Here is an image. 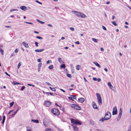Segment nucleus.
Instances as JSON below:
<instances>
[{"label": "nucleus", "mask_w": 131, "mask_h": 131, "mask_svg": "<svg viewBox=\"0 0 131 131\" xmlns=\"http://www.w3.org/2000/svg\"><path fill=\"white\" fill-rule=\"evenodd\" d=\"M111 115L110 112H106L104 117H102L99 120L100 121L103 122L104 120H107L109 119L111 117Z\"/></svg>", "instance_id": "f257e3e1"}, {"label": "nucleus", "mask_w": 131, "mask_h": 131, "mask_svg": "<svg viewBox=\"0 0 131 131\" xmlns=\"http://www.w3.org/2000/svg\"><path fill=\"white\" fill-rule=\"evenodd\" d=\"M73 12H74V13L78 17H81L82 18L86 17V16L85 15L80 12L75 11H73Z\"/></svg>", "instance_id": "f03ea898"}, {"label": "nucleus", "mask_w": 131, "mask_h": 131, "mask_svg": "<svg viewBox=\"0 0 131 131\" xmlns=\"http://www.w3.org/2000/svg\"><path fill=\"white\" fill-rule=\"evenodd\" d=\"M51 112L54 115L56 116H58L59 115L60 112L58 109L54 108L51 110Z\"/></svg>", "instance_id": "7ed1b4c3"}, {"label": "nucleus", "mask_w": 131, "mask_h": 131, "mask_svg": "<svg viewBox=\"0 0 131 131\" xmlns=\"http://www.w3.org/2000/svg\"><path fill=\"white\" fill-rule=\"evenodd\" d=\"M71 122L72 124H75V125H80L81 124V123L79 121L73 119H71Z\"/></svg>", "instance_id": "20e7f679"}, {"label": "nucleus", "mask_w": 131, "mask_h": 131, "mask_svg": "<svg viewBox=\"0 0 131 131\" xmlns=\"http://www.w3.org/2000/svg\"><path fill=\"white\" fill-rule=\"evenodd\" d=\"M96 94L99 104L100 105H101L102 104V99L101 96L100 94L98 93H96Z\"/></svg>", "instance_id": "39448f33"}, {"label": "nucleus", "mask_w": 131, "mask_h": 131, "mask_svg": "<svg viewBox=\"0 0 131 131\" xmlns=\"http://www.w3.org/2000/svg\"><path fill=\"white\" fill-rule=\"evenodd\" d=\"M70 106L76 110H80L81 109V107L79 106L74 104H71Z\"/></svg>", "instance_id": "423d86ee"}, {"label": "nucleus", "mask_w": 131, "mask_h": 131, "mask_svg": "<svg viewBox=\"0 0 131 131\" xmlns=\"http://www.w3.org/2000/svg\"><path fill=\"white\" fill-rule=\"evenodd\" d=\"M117 107L115 106L113 108V111L112 112L113 115H114L117 114Z\"/></svg>", "instance_id": "0eeeda50"}, {"label": "nucleus", "mask_w": 131, "mask_h": 131, "mask_svg": "<svg viewBox=\"0 0 131 131\" xmlns=\"http://www.w3.org/2000/svg\"><path fill=\"white\" fill-rule=\"evenodd\" d=\"M51 104V103L50 101H45L44 105L46 107H49Z\"/></svg>", "instance_id": "6e6552de"}, {"label": "nucleus", "mask_w": 131, "mask_h": 131, "mask_svg": "<svg viewBox=\"0 0 131 131\" xmlns=\"http://www.w3.org/2000/svg\"><path fill=\"white\" fill-rule=\"evenodd\" d=\"M72 126L73 128V130L75 131H78L79 130V128L75 124H72Z\"/></svg>", "instance_id": "1a4fd4ad"}, {"label": "nucleus", "mask_w": 131, "mask_h": 131, "mask_svg": "<svg viewBox=\"0 0 131 131\" xmlns=\"http://www.w3.org/2000/svg\"><path fill=\"white\" fill-rule=\"evenodd\" d=\"M93 107V108L94 109H97L98 108L97 107V106L95 102H92Z\"/></svg>", "instance_id": "9d476101"}, {"label": "nucleus", "mask_w": 131, "mask_h": 131, "mask_svg": "<svg viewBox=\"0 0 131 131\" xmlns=\"http://www.w3.org/2000/svg\"><path fill=\"white\" fill-rule=\"evenodd\" d=\"M42 63H39L38 65V70L39 72L40 71V69L41 67L42 66Z\"/></svg>", "instance_id": "9b49d317"}, {"label": "nucleus", "mask_w": 131, "mask_h": 131, "mask_svg": "<svg viewBox=\"0 0 131 131\" xmlns=\"http://www.w3.org/2000/svg\"><path fill=\"white\" fill-rule=\"evenodd\" d=\"M84 99L83 98H81L80 99H79L78 100L79 102L81 103H82L83 102H84Z\"/></svg>", "instance_id": "f8f14e48"}, {"label": "nucleus", "mask_w": 131, "mask_h": 131, "mask_svg": "<svg viewBox=\"0 0 131 131\" xmlns=\"http://www.w3.org/2000/svg\"><path fill=\"white\" fill-rule=\"evenodd\" d=\"M44 49H36L35 50V51L36 52H40L43 51L44 50Z\"/></svg>", "instance_id": "ddd939ff"}, {"label": "nucleus", "mask_w": 131, "mask_h": 131, "mask_svg": "<svg viewBox=\"0 0 131 131\" xmlns=\"http://www.w3.org/2000/svg\"><path fill=\"white\" fill-rule=\"evenodd\" d=\"M43 125L46 126V127L47 126L48 124V122L47 121L46 119H44L43 121Z\"/></svg>", "instance_id": "4468645a"}, {"label": "nucleus", "mask_w": 131, "mask_h": 131, "mask_svg": "<svg viewBox=\"0 0 131 131\" xmlns=\"http://www.w3.org/2000/svg\"><path fill=\"white\" fill-rule=\"evenodd\" d=\"M20 8L23 10H25L26 9V7L25 6H21L20 7Z\"/></svg>", "instance_id": "2eb2a0df"}, {"label": "nucleus", "mask_w": 131, "mask_h": 131, "mask_svg": "<svg viewBox=\"0 0 131 131\" xmlns=\"http://www.w3.org/2000/svg\"><path fill=\"white\" fill-rule=\"evenodd\" d=\"M22 44L26 47L28 48L29 47V46L28 43H25V41L23 42Z\"/></svg>", "instance_id": "dca6fc26"}, {"label": "nucleus", "mask_w": 131, "mask_h": 131, "mask_svg": "<svg viewBox=\"0 0 131 131\" xmlns=\"http://www.w3.org/2000/svg\"><path fill=\"white\" fill-rule=\"evenodd\" d=\"M107 85L109 88L112 89L113 86L112 85L110 82H109L107 84Z\"/></svg>", "instance_id": "f3484780"}, {"label": "nucleus", "mask_w": 131, "mask_h": 131, "mask_svg": "<svg viewBox=\"0 0 131 131\" xmlns=\"http://www.w3.org/2000/svg\"><path fill=\"white\" fill-rule=\"evenodd\" d=\"M93 63L98 67L100 68L101 67V66L97 62H94Z\"/></svg>", "instance_id": "a211bd4d"}, {"label": "nucleus", "mask_w": 131, "mask_h": 131, "mask_svg": "<svg viewBox=\"0 0 131 131\" xmlns=\"http://www.w3.org/2000/svg\"><path fill=\"white\" fill-rule=\"evenodd\" d=\"M31 122H33L34 123H39V121L38 119H32Z\"/></svg>", "instance_id": "6ab92c4d"}, {"label": "nucleus", "mask_w": 131, "mask_h": 131, "mask_svg": "<svg viewBox=\"0 0 131 131\" xmlns=\"http://www.w3.org/2000/svg\"><path fill=\"white\" fill-rule=\"evenodd\" d=\"M37 21H38V22H39V23H40V24H44L45 23V22H43V21H41L38 19H37Z\"/></svg>", "instance_id": "aec40b11"}, {"label": "nucleus", "mask_w": 131, "mask_h": 131, "mask_svg": "<svg viewBox=\"0 0 131 131\" xmlns=\"http://www.w3.org/2000/svg\"><path fill=\"white\" fill-rule=\"evenodd\" d=\"M12 84H13V85H16V84L20 85V83H18V82H17L16 81L13 82V83H12Z\"/></svg>", "instance_id": "412c9836"}, {"label": "nucleus", "mask_w": 131, "mask_h": 131, "mask_svg": "<svg viewBox=\"0 0 131 131\" xmlns=\"http://www.w3.org/2000/svg\"><path fill=\"white\" fill-rule=\"evenodd\" d=\"M0 52L1 53L2 55H4V50L2 49L1 48H0Z\"/></svg>", "instance_id": "4be33fe9"}, {"label": "nucleus", "mask_w": 131, "mask_h": 131, "mask_svg": "<svg viewBox=\"0 0 131 131\" xmlns=\"http://www.w3.org/2000/svg\"><path fill=\"white\" fill-rule=\"evenodd\" d=\"M53 68V65H50L48 67V68L50 70H51Z\"/></svg>", "instance_id": "5701e85b"}, {"label": "nucleus", "mask_w": 131, "mask_h": 131, "mask_svg": "<svg viewBox=\"0 0 131 131\" xmlns=\"http://www.w3.org/2000/svg\"><path fill=\"white\" fill-rule=\"evenodd\" d=\"M90 124L92 125H93L94 124V122L92 120H90Z\"/></svg>", "instance_id": "b1692460"}, {"label": "nucleus", "mask_w": 131, "mask_h": 131, "mask_svg": "<svg viewBox=\"0 0 131 131\" xmlns=\"http://www.w3.org/2000/svg\"><path fill=\"white\" fill-rule=\"evenodd\" d=\"M14 102L12 101L10 103V108L14 104Z\"/></svg>", "instance_id": "393cba45"}, {"label": "nucleus", "mask_w": 131, "mask_h": 131, "mask_svg": "<svg viewBox=\"0 0 131 131\" xmlns=\"http://www.w3.org/2000/svg\"><path fill=\"white\" fill-rule=\"evenodd\" d=\"M60 67L63 68H65L66 67V66L64 64H62L60 66Z\"/></svg>", "instance_id": "a878e982"}, {"label": "nucleus", "mask_w": 131, "mask_h": 131, "mask_svg": "<svg viewBox=\"0 0 131 131\" xmlns=\"http://www.w3.org/2000/svg\"><path fill=\"white\" fill-rule=\"evenodd\" d=\"M92 40L94 42H97L98 41V40L95 38H92Z\"/></svg>", "instance_id": "bb28decb"}, {"label": "nucleus", "mask_w": 131, "mask_h": 131, "mask_svg": "<svg viewBox=\"0 0 131 131\" xmlns=\"http://www.w3.org/2000/svg\"><path fill=\"white\" fill-rule=\"evenodd\" d=\"M58 60L61 63L63 62L62 60H61V58H58Z\"/></svg>", "instance_id": "cd10ccee"}, {"label": "nucleus", "mask_w": 131, "mask_h": 131, "mask_svg": "<svg viewBox=\"0 0 131 131\" xmlns=\"http://www.w3.org/2000/svg\"><path fill=\"white\" fill-rule=\"evenodd\" d=\"M18 10L17 9H12L10 10V12H12L15 11H18Z\"/></svg>", "instance_id": "c85d7f7f"}, {"label": "nucleus", "mask_w": 131, "mask_h": 131, "mask_svg": "<svg viewBox=\"0 0 131 131\" xmlns=\"http://www.w3.org/2000/svg\"><path fill=\"white\" fill-rule=\"evenodd\" d=\"M36 38H37V39H42V37H40V36H37L36 37Z\"/></svg>", "instance_id": "c756f323"}, {"label": "nucleus", "mask_w": 131, "mask_h": 131, "mask_svg": "<svg viewBox=\"0 0 131 131\" xmlns=\"http://www.w3.org/2000/svg\"><path fill=\"white\" fill-rule=\"evenodd\" d=\"M28 127H26L27 128V131H32L31 128H28Z\"/></svg>", "instance_id": "7c9ffc66"}, {"label": "nucleus", "mask_w": 131, "mask_h": 131, "mask_svg": "<svg viewBox=\"0 0 131 131\" xmlns=\"http://www.w3.org/2000/svg\"><path fill=\"white\" fill-rule=\"evenodd\" d=\"M49 88L51 90H52L53 91H56V89H55L54 88H52L51 87H50Z\"/></svg>", "instance_id": "2f4dec72"}, {"label": "nucleus", "mask_w": 131, "mask_h": 131, "mask_svg": "<svg viewBox=\"0 0 131 131\" xmlns=\"http://www.w3.org/2000/svg\"><path fill=\"white\" fill-rule=\"evenodd\" d=\"M112 23L115 26H116L117 25L115 21H112Z\"/></svg>", "instance_id": "473e14b6"}, {"label": "nucleus", "mask_w": 131, "mask_h": 131, "mask_svg": "<svg viewBox=\"0 0 131 131\" xmlns=\"http://www.w3.org/2000/svg\"><path fill=\"white\" fill-rule=\"evenodd\" d=\"M25 86H23L20 89V90L23 91L25 89Z\"/></svg>", "instance_id": "72a5a7b5"}, {"label": "nucleus", "mask_w": 131, "mask_h": 131, "mask_svg": "<svg viewBox=\"0 0 131 131\" xmlns=\"http://www.w3.org/2000/svg\"><path fill=\"white\" fill-rule=\"evenodd\" d=\"M35 46L36 47H38V42H36V41H35Z\"/></svg>", "instance_id": "f704fd0d"}, {"label": "nucleus", "mask_w": 131, "mask_h": 131, "mask_svg": "<svg viewBox=\"0 0 131 131\" xmlns=\"http://www.w3.org/2000/svg\"><path fill=\"white\" fill-rule=\"evenodd\" d=\"M24 23H25L29 24H31V25H33V23H32L29 22H27V21L24 22Z\"/></svg>", "instance_id": "c9c22d12"}, {"label": "nucleus", "mask_w": 131, "mask_h": 131, "mask_svg": "<svg viewBox=\"0 0 131 131\" xmlns=\"http://www.w3.org/2000/svg\"><path fill=\"white\" fill-rule=\"evenodd\" d=\"M122 113H119L118 117V118H119V119H120V118H121L122 115Z\"/></svg>", "instance_id": "e433bc0d"}, {"label": "nucleus", "mask_w": 131, "mask_h": 131, "mask_svg": "<svg viewBox=\"0 0 131 131\" xmlns=\"http://www.w3.org/2000/svg\"><path fill=\"white\" fill-rule=\"evenodd\" d=\"M46 94H50L52 96L53 95V93H51V92L50 93V92H46Z\"/></svg>", "instance_id": "4c0bfd02"}, {"label": "nucleus", "mask_w": 131, "mask_h": 131, "mask_svg": "<svg viewBox=\"0 0 131 131\" xmlns=\"http://www.w3.org/2000/svg\"><path fill=\"white\" fill-rule=\"evenodd\" d=\"M67 76L69 78H71V74L68 73L67 74Z\"/></svg>", "instance_id": "58836bf2"}, {"label": "nucleus", "mask_w": 131, "mask_h": 131, "mask_svg": "<svg viewBox=\"0 0 131 131\" xmlns=\"http://www.w3.org/2000/svg\"><path fill=\"white\" fill-rule=\"evenodd\" d=\"M46 84L47 85H49V86H51L52 85L49 83V82H45Z\"/></svg>", "instance_id": "ea45409f"}, {"label": "nucleus", "mask_w": 131, "mask_h": 131, "mask_svg": "<svg viewBox=\"0 0 131 131\" xmlns=\"http://www.w3.org/2000/svg\"><path fill=\"white\" fill-rule=\"evenodd\" d=\"M79 67H80V66L79 65H78L77 66L76 69L78 70H79Z\"/></svg>", "instance_id": "a19ab883"}, {"label": "nucleus", "mask_w": 131, "mask_h": 131, "mask_svg": "<svg viewBox=\"0 0 131 131\" xmlns=\"http://www.w3.org/2000/svg\"><path fill=\"white\" fill-rule=\"evenodd\" d=\"M45 131H53L51 129H47L45 130Z\"/></svg>", "instance_id": "79ce46f5"}, {"label": "nucleus", "mask_w": 131, "mask_h": 131, "mask_svg": "<svg viewBox=\"0 0 131 131\" xmlns=\"http://www.w3.org/2000/svg\"><path fill=\"white\" fill-rule=\"evenodd\" d=\"M15 55L14 54V53H12V54H11V55L10 56V58H11L13 56H15Z\"/></svg>", "instance_id": "37998d69"}, {"label": "nucleus", "mask_w": 131, "mask_h": 131, "mask_svg": "<svg viewBox=\"0 0 131 131\" xmlns=\"http://www.w3.org/2000/svg\"><path fill=\"white\" fill-rule=\"evenodd\" d=\"M21 65V63L20 62H19L17 68H19L20 66Z\"/></svg>", "instance_id": "c03bdc74"}, {"label": "nucleus", "mask_w": 131, "mask_h": 131, "mask_svg": "<svg viewBox=\"0 0 131 131\" xmlns=\"http://www.w3.org/2000/svg\"><path fill=\"white\" fill-rule=\"evenodd\" d=\"M102 28L103 30H106V28L105 26H102Z\"/></svg>", "instance_id": "a18cd8bd"}, {"label": "nucleus", "mask_w": 131, "mask_h": 131, "mask_svg": "<svg viewBox=\"0 0 131 131\" xmlns=\"http://www.w3.org/2000/svg\"><path fill=\"white\" fill-rule=\"evenodd\" d=\"M68 98L69 99L71 100L72 101H74L72 99V98L71 97H69Z\"/></svg>", "instance_id": "49530a36"}, {"label": "nucleus", "mask_w": 131, "mask_h": 131, "mask_svg": "<svg viewBox=\"0 0 131 131\" xmlns=\"http://www.w3.org/2000/svg\"><path fill=\"white\" fill-rule=\"evenodd\" d=\"M51 60H48L47 61V64H49V63H50V62H51Z\"/></svg>", "instance_id": "de8ad7c7"}, {"label": "nucleus", "mask_w": 131, "mask_h": 131, "mask_svg": "<svg viewBox=\"0 0 131 131\" xmlns=\"http://www.w3.org/2000/svg\"><path fill=\"white\" fill-rule=\"evenodd\" d=\"M131 131V126H130L129 127L128 129V130L127 131Z\"/></svg>", "instance_id": "09e8293b"}, {"label": "nucleus", "mask_w": 131, "mask_h": 131, "mask_svg": "<svg viewBox=\"0 0 131 131\" xmlns=\"http://www.w3.org/2000/svg\"><path fill=\"white\" fill-rule=\"evenodd\" d=\"M5 119L3 118L2 122V123L3 124L4 123V122L5 121Z\"/></svg>", "instance_id": "8fccbe9b"}, {"label": "nucleus", "mask_w": 131, "mask_h": 131, "mask_svg": "<svg viewBox=\"0 0 131 131\" xmlns=\"http://www.w3.org/2000/svg\"><path fill=\"white\" fill-rule=\"evenodd\" d=\"M73 97V99H76V96L75 95H71Z\"/></svg>", "instance_id": "3c124183"}, {"label": "nucleus", "mask_w": 131, "mask_h": 131, "mask_svg": "<svg viewBox=\"0 0 131 131\" xmlns=\"http://www.w3.org/2000/svg\"><path fill=\"white\" fill-rule=\"evenodd\" d=\"M36 2L38 3H39L40 4H42V3L41 2H39V1H38L37 0H36Z\"/></svg>", "instance_id": "603ef678"}, {"label": "nucleus", "mask_w": 131, "mask_h": 131, "mask_svg": "<svg viewBox=\"0 0 131 131\" xmlns=\"http://www.w3.org/2000/svg\"><path fill=\"white\" fill-rule=\"evenodd\" d=\"M47 25L48 26L50 27H52V26L50 24H48Z\"/></svg>", "instance_id": "864d4df0"}, {"label": "nucleus", "mask_w": 131, "mask_h": 131, "mask_svg": "<svg viewBox=\"0 0 131 131\" xmlns=\"http://www.w3.org/2000/svg\"><path fill=\"white\" fill-rule=\"evenodd\" d=\"M75 43L76 44H80V42L79 41H78L76 42Z\"/></svg>", "instance_id": "5fc2aeb1"}, {"label": "nucleus", "mask_w": 131, "mask_h": 131, "mask_svg": "<svg viewBox=\"0 0 131 131\" xmlns=\"http://www.w3.org/2000/svg\"><path fill=\"white\" fill-rule=\"evenodd\" d=\"M122 108H121L120 109V110L119 111V113H122Z\"/></svg>", "instance_id": "6e6d98bb"}, {"label": "nucleus", "mask_w": 131, "mask_h": 131, "mask_svg": "<svg viewBox=\"0 0 131 131\" xmlns=\"http://www.w3.org/2000/svg\"><path fill=\"white\" fill-rule=\"evenodd\" d=\"M5 74L6 75L9 77H10V75L8 74L7 72H5Z\"/></svg>", "instance_id": "4d7b16f0"}, {"label": "nucleus", "mask_w": 131, "mask_h": 131, "mask_svg": "<svg viewBox=\"0 0 131 131\" xmlns=\"http://www.w3.org/2000/svg\"><path fill=\"white\" fill-rule=\"evenodd\" d=\"M70 29L71 30H72V31H73L74 30V28H73V27H71L70 28Z\"/></svg>", "instance_id": "13d9d810"}, {"label": "nucleus", "mask_w": 131, "mask_h": 131, "mask_svg": "<svg viewBox=\"0 0 131 131\" xmlns=\"http://www.w3.org/2000/svg\"><path fill=\"white\" fill-rule=\"evenodd\" d=\"M93 80H94V81H97V79L96 78H93Z\"/></svg>", "instance_id": "bf43d9fd"}, {"label": "nucleus", "mask_w": 131, "mask_h": 131, "mask_svg": "<svg viewBox=\"0 0 131 131\" xmlns=\"http://www.w3.org/2000/svg\"><path fill=\"white\" fill-rule=\"evenodd\" d=\"M97 81L99 82H100L101 81V79L100 78H98L97 79Z\"/></svg>", "instance_id": "052dcab7"}, {"label": "nucleus", "mask_w": 131, "mask_h": 131, "mask_svg": "<svg viewBox=\"0 0 131 131\" xmlns=\"http://www.w3.org/2000/svg\"><path fill=\"white\" fill-rule=\"evenodd\" d=\"M18 51V50L17 49H16L15 50V53H16Z\"/></svg>", "instance_id": "680f3d73"}, {"label": "nucleus", "mask_w": 131, "mask_h": 131, "mask_svg": "<svg viewBox=\"0 0 131 131\" xmlns=\"http://www.w3.org/2000/svg\"><path fill=\"white\" fill-rule=\"evenodd\" d=\"M37 61L38 62H41V59H39L37 60Z\"/></svg>", "instance_id": "e2e57ef3"}, {"label": "nucleus", "mask_w": 131, "mask_h": 131, "mask_svg": "<svg viewBox=\"0 0 131 131\" xmlns=\"http://www.w3.org/2000/svg\"><path fill=\"white\" fill-rule=\"evenodd\" d=\"M60 90L62 91H63V92H65V91L64 90H63L62 89H60Z\"/></svg>", "instance_id": "0e129e2a"}, {"label": "nucleus", "mask_w": 131, "mask_h": 131, "mask_svg": "<svg viewBox=\"0 0 131 131\" xmlns=\"http://www.w3.org/2000/svg\"><path fill=\"white\" fill-rule=\"evenodd\" d=\"M104 70L106 71V72H107V71H108V70L106 68H105L104 69Z\"/></svg>", "instance_id": "69168bd1"}, {"label": "nucleus", "mask_w": 131, "mask_h": 131, "mask_svg": "<svg viewBox=\"0 0 131 131\" xmlns=\"http://www.w3.org/2000/svg\"><path fill=\"white\" fill-rule=\"evenodd\" d=\"M83 79H84V80L85 81V82H87V80H86V79L85 78V77H83Z\"/></svg>", "instance_id": "338daca9"}, {"label": "nucleus", "mask_w": 131, "mask_h": 131, "mask_svg": "<svg viewBox=\"0 0 131 131\" xmlns=\"http://www.w3.org/2000/svg\"><path fill=\"white\" fill-rule=\"evenodd\" d=\"M115 17V16H112V19L113 20Z\"/></svg>", "instance_id": "774afa93"}]
</instances>
